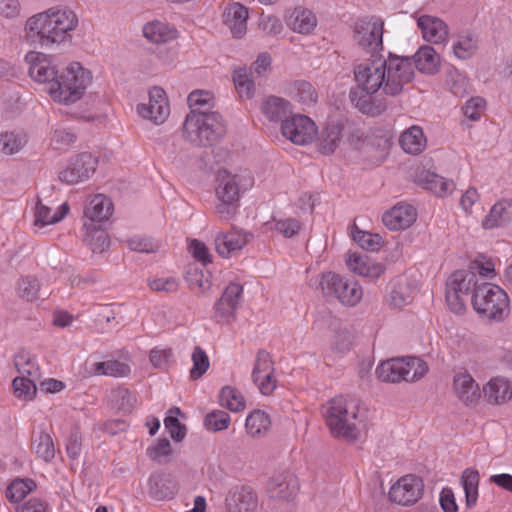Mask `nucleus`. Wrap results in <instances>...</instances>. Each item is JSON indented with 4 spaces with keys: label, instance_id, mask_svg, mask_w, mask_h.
I'll use <instances>...</instances> for the list:
<instances>
[{
    "label": "nucleus",
    "instance_id": "obj_1",
    "mask_svg": "<svg viewBox=\"0 0 512 512\" xmlns=\"http://www.w3.org/2000/svg\"><path fill=\"white\" fill-rule=\"evenodd\" d=\"M25 61L29 65V76L36 82L49 84L51 98L66 105L80 100L92 80L91 73L78 62L58 74L52 61L41 52H28Z\"/></svg>",
    "mask_w": 512,
    "mask_h": 512
},
{
    "label": "nucleus",
    "instance_id": "obj_2",
    "mask_svg": "<svg viewBox=\"0 0 512 512\" xmlns=\"http://www.w3.org/2000/svg\"><path fill=\"white\" fill-rule=\"evenodd\" d=\"M77 24L78 18L72 10L50 8L26 21L25 40L34 48L50 47L64 41Z\"/></svg>",
    "mask_w": 512,
    "mask_h": 512
},
{
    "label": "nucleus",
    "instance_id": "obj_3",
    "mask_svg": "<svg viewBox=\"0 0 512 512\" xmlns=\"http://www.w3.org/2000/svg\"><path fill=\"white\" fill-rule=\"evenodd\" d=\"M381 55H371L364 63L354 66V79L359 90L350 92L352 104L363 114L379 116L387 109L385 99H379L374 94L380 92Z\"/></svg>",
    "mask_w": 512,
    "mask_h": 512
},
{
    "label": "nucleus",
    "instance_id": "obj_4",
    "mask_svg": "<svg viewBox=\"0 0 512 512\" xmlns=\"http://www.w3.org/2000/svg\"><path fill=\"white\" fill-rule=\"evenodd\" d=\"M323 408L326 424L334 437L349 442L360 437L362 420L359 418V404L356 399L337 396Z\"/></svg>",
    "mask_w": 512,
    "mask_h": 512
},
{
    "label": "nucleus",
    "instance_id": "obj_5",
    "mask_svg": "<svg viewBox=\"0 0 512 512\" xmlns=\"http://www.w3.org/2000/svg\"><path fill=\"white\" fill-rule=\"evenodd\" d=\"M226 131V123L218 112H190L183 124L185 138L198 146L215 144L225 136Z\"/></svg>",
    "mask_w": 512,
    "mask_h": 512
},
{
    "label": "nucleus",
    "instance_id": "obj_6",
    "mask_svg": "<svg viewBox=\"0 0 512 512\" xmlns=\"http://www.w3.org/2000/svg\"><path fill=\"white\" fill-rule=\"evenodd\" d=\"M316 289L327 301H338L346 307H355L363 298V288L358 281L333 271L319 275Z\"/></svg>",
    "mask_w": 512,
    "mask_h": 512
},
{
    "label": "nucleus",
    "instance_id": "obj_7",
    "mask_svg": "<svg viewBox=\"0 0 512 512\" xmlns=\"http://www.w3.org/2000/svg\"><path fill=\"white\" fill-rule=\"evenodd\" d=\"M380 67V93L386 96L399 95L404 85L411 82L414 77L412 61L392 53H389L387 58L381 55Z\"/></svg>",
    "mask_w": 512,
    "mask_h": 512
},
{
    "label": "nucleus",
    "instance_id": "obj_8",
    "mask_svg": "<svg viewBox=\"0 0 512 512\" xmlns=\"http://www.w3.org/2000/svg\"><path fill=\"white\" fill-rule=\"evenodd\" d=\"M474 310L482 317L496 322L503 321L510 313L507 293L499 286L483 282L472 296Z\"/></svg>",
    "mask_w": 512,
    "mask_h": 512
},
{
    "label": "nucleus",
    "instance_id": "obj_9",
    "mask_svg": "<svg viewBox=\"0 0 512 512\" xmlns=\"http://www.w3.org/2000/svg\"><path fill=\"white\" fill-rule=\"evenodd\" d=\"M428 371L427 364L418 357L393 358L382 361L376 368L377 377L383 382L416 381Z\"/></svg>",
    "mask_w": 512,
    "mask_h": 512
},
{
    "label": "nucleus",
    "instance_id": "obj_10",
    "mask_svg": "<svg viewBox=\"0 0 512 512\" xmlns=\"http://www.w3.org/2000/svg\"><path fill=\"white\" fill-rule=\"evenodd\" d=\"M480 284L477 275L468 270L455 271L448 279L446 301L450 310L456 314L465 311L466 299L476 293Z\"/></svg>",
    "mask_w": 512,
    "mask_h": 512
},
{
    "label": "nucleus",
    "instance_id": "obj_11",
    "mask_svg": "<svg viewBox=\"0 0 512 512\" xmlns=\"http://www.w3.org/2000/svg\"><path fill=\"white\" fill-rule=\"evenodd\" d=\"M384 20L378 16L358 19L353 28L354 43L371 55H379L383 49Z\"/></svg>",
    "mask_w": 512,
    "mask_h": 512
},
{
    "label": "nucleus",
    "instance_id": "obj_12",
    "mask_svg": "<svg viewBox=\"0 0 512 512\" xmlns=\"http://www.w3.org/2000/svg\"><path fill=\"white\" fill-rule=\"evenodd\" d=\"M216 196L218 203L215 206L217 215L224 220L232 218L237 210L240 197V188L237 176L226 170L218 172Z\"/></svg>",
    "mask_w": 512,
    "mask_h": 512
},
{
    "label": "nucleus",
    "instance_id": "obj_13",
    "mask_svg": "<svg viewBox=\"0 0 512 512\" xmlns=\"http://www.w3.org/2000/svg\"><path fill=\"white\" fill-rule=\"evenodd\" d=\"M424 483L415 475H405L399 478L389 490V499L402 506L415 504L421 499Z\"/></svg>",
    "mask_w": 512,
    "mask_h": 512
},
{
    "label": "nucleus",
    "instance_id": "obj_14",
    "mask_svg": "<svg viewBox=\"0 0 512 512\" xmlns=\"http://www.w3.org/2000/svg\"><path fill=\"white\" fill-rule=\"evenodd\" d=\"M282 135L296 145L312 142L316 134L315 123L307 116L292 114L281 125Z\"/></svg>",
    "mask_w": 512,
    "mask_h": 512
},
{
    "label": "nucleus",
    "instance_id": "obj_15",
    "mask_svg": "<svg viewBox=\"0 0 512 512\" xmlns=\"http://www.w3.org/2000/svg\"><path fill=\"white\" fill-rule=\"evenodd\" d=\"M97 163V159L90 153L78 154L71 158L66 168L59 173V180L68 185L82 182L94 174Z\"/></svg>",
    "mask_w": 512,
    "mask_h": 512
},
{
    "label": "nucleus",
    "instance_id": "obj_16",
    "mask_svg": "<svg viewBox=\"0 0 512 512\" xmlns=\"http://www.w3.org/2000/svg\"><path fill=\"white\" fill-rule=\"evenodd\" d=\"M243 287L230 283L215 303V319L218 323L230 324L236 320V313L242 301Z\"/></svg>",
    "mask_w": 512,
    "mask_h": 512
},
{
    "label": "nucleus",
    "instance_id": "obj_17",
    "mask_svg": "<svg viewBox=\"0 0 512 512\" xmlns=\"http://www.w3.org/2000/svg\"><path fill=\"white\" fill-rule=\"evenodd\" d=\"M137 111L145 119H150L156 124L163 123L170 113L165 91L160 87L150 89L149 102L139 104Z\"/></svg>",
    "mask_w": 512,
    "mask_h": 512
},
{
    "label": "nucleus",
    "instance_id": "obj_18",
    "mask_svg": "<svg viewBox=\"0 0 512 512\" xmlns=\"http://www.w3.org/2000/svg\"><path fill=\"white\" fill-rule=\"evenodd\" d=\"M227 512H256L258 509V495L248 485L234 486L225 499Z\"/></svg>",
    "mask_w": 512,
    "mask_h": 512
},
{
    "label": "nucleus",
    "instance_id": "obj_19",
    "mask_svg": "<svg viewBox=\"0 0 512 512\" xmlns=\"http://www.w3.org/2000/svg\"><path fill=\"white\" fill-rule=\"evenodd\" d=\"M112 212V201L102 194L95 195L84 209V229H95L96 226H101L102 222L108 220L112 215Z\"/></svg>",
    "mask_w": 512,
    "mask_h": 512
},
{
    "label": "nucleus",
    "instance_id": "obj_20",
    "mask_svg": "<svg viewBox=\"0 0 512 512\" xmlns=\"http://www.w3.org/2000/svg\"><path fill=\"white\" fill-rule=\"evenodd\" d=\"M417 218L416 209L405 203H398L387 210L382 216L383 224L391 231L409 228Z\"/></svg>",
    "mask_w": 512,
    "mask_h": 512
},
{
    "label": "nucleus",
    "instance_id": "obj_21",
    "mask_svg": "<svg viewBox=\"0 0 512 512\" xmlns=\"http://www.w3.org/2000/svg\"><path fill=\"white\" fill-rule=\"evenodd\" d=\"M267 490L272 499L289 501L297 494V478L288 472L277 474L268 482Z\"/></svg>",
    "mask_w": 512,
    "mask_h": 512
},
{
    "label": "nucleus",
    "instance_id": "obj_22",
    "mask_svg": "<svg viewBox=\"0 0 512 512\" xmlns=\"http://www.w3.org/2000/svg\"><path fill=\"white\" fill-rule=\"evenodd\" d=\"M248 9L239 2L226 6L223 12L225 25L230 29L234 38L240 39L247 32Z\"/></svg>",
    "mask_w": 512,
    "mask_h": 512
},
{
    "label": "nucleus",
    "instance_id": "obj_23",
    "mask_svg": "<svg viewBox=\"0 0 512 512\" xmlns=\"http://www.w3.org/2000/svg\"><path fill=\"white\" fill-rule=\"evenodd\" d=\"M417 26L423 38L430 43L442 44L448 38V26L440 18L431 15H421L417 18Z\"/></svg>",
    "mask_w": 512,
    "mask_h": 512
},
{
    "label": "nucleus",
    "instance_id": "obj_24",
    "mask_svg": "<svg viewBox=\"0 0 512 512\" xmlns=\"http://www.w3.org/2000/svg\"><path fill=\"white\" fill-rule=\"evenodd\" d=\"M260 110L269 122L281 125L293 114L288 100L273 95L262 100Z\"/></svg>",
    "mask_w": 512,
    "mask_h": 512
},
{
    "label": "nucleus",
    "instance_id": "obj_25",
    "mask_svg": "<svg viewBox=\"0 0 512 512\" xmlns=\"http://www.w3.org/2000/svg\"><path fill=\"white\" fill-rule=\"evenodd\" d=\"M453 389L457 398L466 406L476 405L481 396L479 385L468 373H460L454 377Z\"/></svg>",
    "mask_w": 512,
    "mask_h": 512
},
{
    "label": "nucleus",
    "instance_id": "obj_26",
    "mask_svg": "<svg viewBox=\"0 0 512 512\" xmlns=\"http://www.w3.org/2000/svg\"><path fill=\"white\" fill-rule=\"evenodd\" d=\"M346 265L351 272L372 279L380 277L385 271L383 264L373 261L367 255L356 252L348 254Z\"/></svg>",
    "mask_w": 512,
    "mask_h": 512
},
{
    "label": "nucleus",
    "instance_id": "obj_27",
    "mask_svg": "<svg viewBox=\"0 0 512 512\" xmlns=\"http://www.w3.org/2000/svg\"><path fill=\"white\" fill-rule=\"evenodd\" d=\"M286 24L296 33L309 34L316 28L317 18L310 9L298 6L288 13Z\"/></svg>",
    "mask_w": 512,
    "mask_h": 512
},
{
    "label": "nucleus",
    "instance_id": "obj_28",
    "mask_svg": "<svg viewBox=\"0 0 512 512\" xmlns=\"http://www.w3.org/2000/svg\"><path fill=\"white\" fill-rule=\"evenodd\" d=\"M250 234L240 231H230L228 233L220 232L215 237V249L217 253L228 258L231 253L241 250L249 242Z\"/></svg>",
    "mask_w": 512,
    "mask_h": 512
},
{
    "label": "nucleus",
    "instance_id": "obj_29",
    "mask_svg": "<svg viewBox=\"0 0 512 512\" xmlns=\"http://www.w3.org/2000/svg\"><path fill=\"white\" fill-rule=\"evenodd\" d=\"M512 222V200L501 199L490 209L489 214L482 220L484 229L503 227Z\"/></svg>",
    "mask_w": 512,
    "mask_h": 512
},
{
    "label": "nucleus",
    "instance_id": "obj_30",
    "mask_svg": "<svg viewBox=\"0 0 512 512\" xmlns=\"http://www.w3.org/2000/svg\"><path fill=\"white\" fill-rule=\"evenodd\" d=\"M417 183L438 197L449 195L455 188V183L434 172L422 171L417 175Z\"/></svg>",
    "mask_w": 512,
    "mask_h": 512
},
{
    "label": "nucleus",
    "instance_id": "obj_31",
    "mask_svg": "<svg viewBox=\"0 0 512 512\" xmlns=\"http://www.w3.org/2000/svg\"><path fill=\"white\" fill-rule=\"evenodd\" d=\"M483 392L490 404L500 405L512 398V385L506 378L494 377L484 386Z\"/></svg>",
    "mask_w": 512,
    "mask_h": 512
},
{
    "label": "nucleus",
    "instance_id": "obj_32",
    "mask_svg": "<svg viewBox=\"0 0 512 512\" xmlns=\"http://www.w3.org/2000/svg\"><path fill=\"white\" fill-rule=\"evenodd\" d=\"M53 208L49 205L43 204L40 199H38L35 206V220L34 226L43 228L46 225H51L60 222L70 210L68 203L61 204L57 210L52 212Z\"/></svg>",
    "mask_w": 512,
    "mask_h": 512
},
{
    "label": "nucleus",
    "instance_id": "obj_33",
    "mask_svg": "<svg viewBox=\"0 0 512 512\" xmlns=\"http://www.w3.org/2000/svg\"><path fill=\"white\" fill-rule=\"evenodd\" d=\"M426 142L422 128L416 125L405 130L399 138L402 149L413 155L420 154L425 149Z\"/></svg>",
    "mask_w": 512,
    "mask_h": 512
},
{
    "label": "nucleus",
    "instance_id": "obj_34",
    "mask_svg": "<svg viewBox=\"0 0 512 512\" xmlns=\"http://www.w3.org/2000/svg\"><path fill=\"white\" fill-rule=\"evenodd\" d=\"M343 126L339 123H328L318 139V148L322 154H331L338 147L342 138Z\"/></svg>",
    "mask_w": 512,
    "mask_h": 512
},
{
    "label": "nucleus",
    "instance_id": "obj_35",
    "mask_svg": "<svg viewBox=\"0 0 512 512\" xmlns=\"http://www.w3.org/2000/svg\"><path fill=\"white\" fill-rule=\"evenodd\" d=\"M144 36L155 44H163L177 37V31L160 21L147 23L143 28Z\"/></svg>",
    "mask_w": 512,
    "mask_h": 512
},
{
    "label": "nucleus",
    "instance_id": "obj_36",
    "mask_svg": "<svg viewBox=\"0 0 512 512\" xmlns=\"http://www.w3.org/2000/svg\"><path fill=\"white\" fill-rule=\"evenodd\" d=\"M413 67L416 66L422 73L433 74L440 64V57L430 46L421 47L414 56Z\"/></svg>",
    "mask_w": 512,
    "mask_h": 512
},
{
    "label": "nucleus",
    "instance_id": "obj_37",
    "mask_svg": "<svg viewBox=\"0 0 512 512\" xmlns=\"http://www.w3.org/2000/svg\"><path fill=\"white\" fill-rule=\"evenodd\" d=\"M271 426L268 414L261 410H254L246 418V430L251 437H259L267 433Z\"/></svg>",
    "mask_w": 512,
    "mask_h": 512
},
{
    "label": "nucleus",
    "instance_id": "obj_38",
    "mask_svg": "<svg viewBox=\"0 0 512 512\" xmlns=\"http://www.w3.org/2000/svg\"><path fill=\"white\" fill-rule=\"evenodd\" d=\"M185 279L191 290L205 294L211 288L210 274L197 267H189Z\"/></svg>",
    "mask_w": 512,
    "mask_h": 512
},
{
    "label": "nucleus",
    "instance_id": "obj_39",
    "mask_svg": "<svg viewBox=\"0 0 512 512\" xmlns=\"http://www.w3.org/2000/svg\"><path fill=\"white\" fill-rule=\"evenodd\" d=\"M219 403L232 412H240L245 409V399L243 395L235 388L225 386L221 389Z\"/></svg>",
    "mask_w": 512,
    "mask_h": 512
},
{
    "label": "nucleus",
    "instance_id": "obj_40",
    "mask_svg": "<svg viewBox=\"0 0 512 512\" xmlns=\"http://www.w3.org/2000/svg\"><path fill=\"white\" fill-rule=\"evenodd\" d=\"M84 242L90 247L93 253H102L109 247L108 234L101 226L95 229H85Z\"/></svg>",
    "mask_w": 512,
    "mask_h": 512
},
{
    "label": "nucleus",
    "instance_id": "obj_41",
    "mask_svg": "<svg viewBox=\"0 0 512 512\" xmlns=\"http://www.w3.org/2000/svg\"><path fill=\"white\" fill-rule=\"evenodd\" d=\"M466 496L467 507H473L478 498L479 473L476 470L466 469L461 477Z\"/></svg>",
    "mask_w": 512,
    "mask_h": 512
},
{
    "label": "nucleus",
    "instance_id": "obj_42",
    "mask_svg": "<svg viewBox=\"0 0 512 512\" xmlns=\"http://www.w3.org/2000/svg\"><path fill=\"white\" fill-rule=\"evenodd\" d=\"M233 82L241 98H251L255 93V85L246 68H238L233 72Z\"/></svg>",
    "mask_w": 512,
    "mask_h": 512
},
{
    "label": "nucleus",
    "instance_id": "obj_43",
    "mask_svg": "<svg viewBox=\"0 0 512 512\" xmlns=\"http://www.w3.org/2000/svg\"><path fill=\"white\" fill-rule=\"evenodd\" d=\"M34 489H36V483L32 479L17 478L7 487L6 497L12 502H19Z\"/></svg>",
    "mask_w": 512,
    "mask_h": 512
},
{
    "label": "nucleus",
    "instance_id": "obj_44",
    "mask_svg": "<svg viewBox=\"0 0 512 512\" xmlns=\"http://www.w3.org/2000/svg\"><path fill=\"white\" fill-rule=\"evenodd\" d=\"M93 372L96 375L126 376L130 372L127 364L117 360L97 362L93 365Z\"/></svg>",
    "mask_w": 512,
    "mask_h": 512
},
{
    "label": "nucleus",
    "instance_id": "obj_45",
    "mask_svg": "<svg viewBox=\"0 0 512 512\" xmlns=\"http://www.w3.org/2000/svg\"><path fill=\"white\" fill-rule=\"evenodd\" d=\"M33 449L37 456L45 462L51 461L55 456V448L52 437L45 432H41L33 442Z\"/></svg>",
    "mask_w": 512,
    "mask_h": 512
},
{
    "label": "nucleus",
    "instance_id": "obj_46",
    "mask_svg": "<svg viewBox=\"0 0 512 512\" xmlns=\"http://www.w3.org/2000/svg\"><path fill=\"white\" fill-rule=\"evenodd\" d=\"M26 143L27 139L25 136L12 132L2 133L0 136V149L7 155L18 153Z\"/></svg>",
    "mask_w": 512,
    "mask_h": 512
},
{
    "label": "nucleus",
    "instance_id": "obj_47",
    "mask_svg": "<svg viewBox=\"0 0 512 512\" xmlns=\"http://www.w3.org/2000/svg\"><path fill=\"white\" fill-rule=\"evenodd\" d=\"M353 240L363 249L367 251H377L382 245V238L378 234H372L358 228L352 232Z\"/></svg>",
    "mask_w": 512,
    "mask_h": 512
},
{
    "label": "nucleus",
    "instance_id": "obj_48",
    "mask_svg": "<svg viewBox=\"0 0 512 512\" xmlns=\"http://www.w3.org/2000/svg\"><path fill=\"white\" fill-rule=\"evenodd\" d=\"M17 291L19 297L34 301L39 298L40 284L33 276H26L18 281Z\"/></svg>",
    "mask_w": 512,
    "mask_h": 512
},
{
    "label": "nucleus",
    "instance_id": "obj_49",
    "mask_svg": "<svg viewBox=\"0 0 512 512\" xmlns=\"http://www.w3.org/2000/svg\"><path fill=\"white\" fill-rule=\"evenodd\" d=\"M112 399L119 410L127 413H130L137 404L136 395L123 387H118L112 391Z\"/></svg>",
    "mask_w": 512,
    "mask_h": 512
},
{
    "label": "nucleus",
    "instance_id": "obj_50",
    "mask_svg": "<svg viewBox=\"0 0 512 512\" xmlns=\"http://www.w3.org/2000/svg\"><path fill=\"white\" fill-rule=\"evenodd\" d=\"M14 395L23 401L32 400L37 392L36 385L32 379L16 377L13 380Z\"/></svg>",
    "mask_w": 512,
    "mask_h": 512
},
{
    "label": "nucleus",
    "instance_id": "obj_51",
    "mask_svg": "<svg viewBox=\"0 0 512 512\" xmlns=\"http://www.w3.org/2000/svg\"><path fill=\"white\" fill-rule=\"evenodd\" d=\"M193 367L190 370V377L194 380L199 379L206 373L210 366L209 358L206 352L196 346L192 353Z\"/></svg>",
    "mask_w": 512,
    "mask_h": 512
},
{
    "label": "nucleus",
    "instance_id": "obj_52",
    "mask_svg": "<svg viewBox=\"0 0 512 512\" xmlns=\"http://www.w3.org/2000/svg\"><path fill=\"white\" fill-rule=\"evenodd\" d=\"M231 418L228 413L215 410L206 415L204 424L207 429L217 432L226 430L230 425Z\"/></svg>",
    "mask_w": 512,
    "mask_h": 512
},
{
    "label": "nucleus",
    "instance_id": "obj_53",
    "mask_svg": "<svg viewBox=\"0 0 512 512\" xmlns=\"http://www.w3.org/2000/svg\"><path fill=\"white\" fill-rule=\"evenodd\" d=\"M51 145L57 150H66L76 141V135L67 128H56L51 136Z\"/></svg>",
    "mask_w": 512,
    "mask_h": 512
},
{
    "label": "nucleus",
    "instance_id": "obj_54",
    "mask_svg": "<svg viewBox=\"0 0 512 512\" xmlns=\"http://www.w3.org/2000/svg\"><path fill=\"white\" fill-rule=\"evenodd\" d=\"M148 456L157 463H166L172 454L170 441L166 438L159 439L155 445L147 450Z\"/></svg>",
    "mask_w": 512,
    "mask_h": 512
},
{
    "label": "nucleus",
    "instance_id": "obj_55",
    "mask_svg": "<svg viewBox=\"0 0 512 512\" xmlns=\"http://www.w3.org/2000/svg\"><path fill=\"white\" fill-rule=\"evenodd\" d=\"M148 483L150 494L158 500L168 498L173 494L167 485V480L162 475H151Z\"/></svg>",
    "mask_w": 512,
    "mask_h": 512
},
{
    "label": "nucleus",
    "instance_id": "obj_56",
    "mask_svg": "<svg viewBox=\"0 0 512 512\" xmlns=\"http://www.w3.org/2000/svg\"><path fill=\"white\" fill-rule=\"evenodd\" d=\"M477 50V41L472 36H462L453 45V52L459 59L470 58Z\"/></svg>",
    "mask_w": 512,
    "mask_h": 512
},
{
    "label": "nucleus",
    "instance_id": "obj_57",
    "mask_svg": "<svg viewBox=\"0 0 512 512\" xmlns=\"http://www.w3.org/2000/svg\"><path fill=\"white\" fill-rule=\"evenodd\" d=\"M15 367L18 372L31 377L39 376V367L35 363V359L30 357L28 353L21 352L15 357Z\"/></svg>",
    "mask_w": 512,
    "mask_h": 512
},
{
    "label": "nucleus",
    "instance_id": "obj_58",
    "mask_svg": "<svg viewBox=\"0 0 512 512\" xmlns=\"http://www.w3.org/2000/svg\"><path fill=\"white\" fill-rule=\"evenodd\" d=\"M180 281L176 277L148 279V286L152 291L174 293L178 290Z\"/></svg>",
    "mask_w": 512,
    "mask_h": 512
},
{
    "label": "nucleus",
    "instance_id": "obj_59",
    "mask_svg": "<svg viewBox=\"0 0 512 512\" xmlns=\"http://www.w3.org/2000/svg\"><path fill=\"white\" fill-rule=\"evenodd\" d=\"M295 98L302 104L311 105L317 101V93L309 82L300 81L295 84Z\"/></svg>",
    "mask_w": 512,
    "mask_h": 512
},
{
    "label": "nucleus",
    "instance_id": "obj_60",
    "mask_svg": "<svg viewBox=\"0 0 512 512\" xmlns=\"http://www.w3.org/2000/svg\"><path fill=\"white\" fill-rule=\"evenodd\" d=\"M267 373H275L272 357L267 351L259 350L256 355L252 375H261Z\"/></svg>",
    "mask_w": 512,
    "mask_h": 512
},
{
    "label": "nucleus",
    "instance_id": "obj_61",
    "mask_svg": "<svg viewBox=\"0 0 512 512\" xmlns=\"http://www.w3.org/2000/svg\"><path fill=\"white\" fill-rule=\"evenodd\" d=\"M128 246L131 250L142 253H154L158 251L160 247L158 242L143 236L131 238L128 241Z\"/></svg>",
    "mask_w": 512,
    "mask_h": 512
},
{
    "label": "nucleus",
    "instance_id": "obj_62",
    "mask_svg": "<svg viewBox=\"0 0 512 512\" xmlns=\"http://www.w3.org/2000/svg\"><path fill=\"white\" fill-rule=\"evenodd\" d=\"M254 384L263 395H271L277 387L275 373L252 375Z\"/></svg>",
    "mask_w": 512,
    "mask_h": 512
},
{
    "label": "nucleus",
    "instance_id": "obj_63",
    "mask_svg": "<svg viewBox=\"0 0 512 512\" xmlns=\"http://www.w3.org/2000/svg\"><path fill=\"white\" fill-rule=\"evenodd\" d=\"M258 26L260 30L271 36L280 34L283 29L281 20L270 14H262L260 16Z\"/></svg>",
    "mask_w": 512,
    "mask_h": 512
},
{
    "label": "nucleus",
    "instance_id": "obj_64",
    "mask_svg": "<svg viewBox=\"0 0 512 512\" xmlns=\"http://www.w3.org/2000/svg\"><path fill=\"white\" fill-rule=\"evenodd\" d=\"M301 228V224L297 219L286 218L275 221L274 229L284 237L290 238L296 235Z\"/></svg>",
    "mask_w": 512,
    "mask_h": 512
}]
</instances>
